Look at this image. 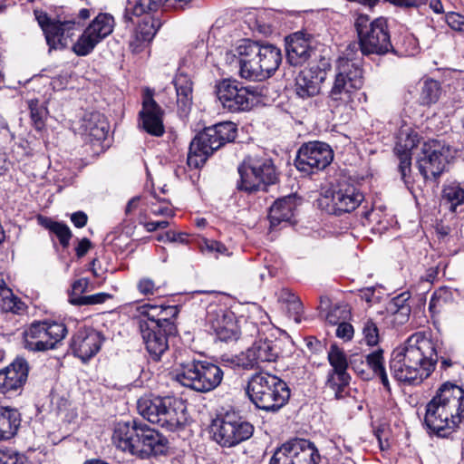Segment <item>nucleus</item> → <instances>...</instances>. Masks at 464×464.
Instances as JSON below:
<instances>
[{
  "label": "nucleus",
  "mask_w": 464,
  "mask_h": 464,
  "mask_svg": "<svg viewBox=\"0 0 464 464\" xmlns=\"http://www.w3.org/2000/svg\"><path fill=\"white\" fill-rule=\"evenodd\" d=\"M438 360L437 343L430 331H420L393 350L390 368L398 381L420 383L434 370Z\"/></svg>",
  "instance_id": "nucleus-1"
},
{
  "label": "nucleus",
  "mask_w": 464,
  "mask_h": 464,
  "mask_svg": "<svg viewBox=\"0 0 464 464\" xmlns=\"http://www.w3.org/2000/svg\"><path fill=\"white\" fill-rule=\"evenodd\" d=\"M464 419V390L445 382L427 403L423 425L430 433L448 438Z\"/></svg>",
  "instance_id": "nucleus-2"
},
{
  "label": "nucleus",
  "mask_w": 464,
  "mask_h": 464,
  "mask_svg": "<svg viewBox=\"0 0 464 464\" xmlns=\"http://www.w3.org/2000/svg\"><path fill=\"white\" fill-rule=\"evenodd\" d=\"M112 441L121 450L140 459L163 454L168 444V440L159 431L136 420L118 422Z\"/></svg>",
  "instance_id": "nucleus-3"
},
{
  "label": "nucleus",
  "mask_w": 464,
  "mask_h": 464,
  "mask_svg": "<svg viewBox=\"0 0 464 464\" xmlns=\"http://www.w3.org/2000/svg\"><path fill=\"white\" fill-rule=\"evenodd\" d=\"M246 394L257 409L274 413L287 403L291 392L281 378L266 372H258L248 379Z\"/></svg>",
  "instance_id": "nucleus-4"
},
{
  "label": "nucleus",
  "mask_w": 464,
  "mask_h": 464,
  "mask_svg": "<svg viewBox=\"0 0 464 464\" xmlns=\"http://www.w3.org/2000/svg\"><path fill=\"white\" fill-rule=\"evenodd\" d=\"M363 85L361 61L350 57L347 51L345 56L340 57L336 63V74L327 96V104L332 110H339L350 106Z\"/></svg>",
  "instance_id": "nucleus-5"
},
{
  "label": "nucleus",
  "mask_w": 464,
  "mask_h": 464,
  "mask_svg": "<svg viewBox=\"0 0 464 464\" xmlns=\"http://www.w3.org/2000/svg\"><path fill=\"white\" fill-rule=\"evenodd\" d=\"M139 413L148 421L169 431L184 428L188 421L187 406L176 397H141L137 402Z\"/></svg>",
  "instance_id": "nucleus-6"
},
{
  "label": "nucleus",
  "mask_w": 464,
  "mask_h": 464,
  "mask_svg": "<svg viewBox=\"0 0 464 464\" xmlns=\"http://www.w3.org/2000/svg\"><path fill=\"white\" fill-rule=\"evenodd\" d=\"M237 125L232 121H222L205 128L191 140L187 163L190 168H201L216 150L237 137Z\"/></svg>",
  "instance_id": "nucleus-7"
},
{
  "label": "nucleus",
  "mask_w": 464,
  "mask_h": 464,
  "mask_svg": "<svg viewBox=\"0 0 464 464\" xmlns=\"http://www.w3.org/2000/svg\"><path fill=\"white\" fill-rule=\"evenodd\" d=\"M175 364V380L184 387L198 392H211L219 386L223 380L222 369L208 361L183 360L179 357L176 359Z\"/></svg>",
  "instance_id": "nucleus-8"
},
{
  "label": "nucleus",
  "mask_w": 464,
  "mask_h": 464,
  "mask_svg": "<svg viewBox=\"0 0 464 464\" xmlns=\"http://www.w3.org/2000/svg\"><path fill=\"white\" fill-rule=\"evenodd\" d=\"M240 179L237 188L247 193L266 190L276 183L278 174L271 158L266 155L248 156L238 167Z\"/></svg>",
  "instance_id": "nucleus-9"
},
{
  "label": "nucleus",
  "mask_w": 464,
  "mask_h": 464,
  "mask_svg": "<svg viewBox=\"0 0 464 464\" xmlns=\"http://www.w3.org/2000/svg\"><path fill=\"white\" fill-rule=\"evenodd\" d=\"M362 55H383L393 51L387 19L378 17L371 21L366 14H360L354 23Z\"/></svg>",
  "instance_id": "nucleus-10"
},
{
  "label": "nucleus",
  "mask_w": 464,
  "mask_h": 464,
  "mask_svg": "<svg viewBox=\"0 0 464 464\" xmlns=\"http://www.w3.org/2000/svg\"><path fill=\"white\" fill-rule=\"evenodd\" d=\"M212 440L222 448H233L250 439L254 426L235 411L218 414L209 426Z\"/></svg>",
  "instance_id": "nucleus-11"
},
{
  "label": "nucleus",
  "mask_w": 464,
  "mask_h": 464,
  "mask_svg": "<svg viewBox=\"0 0 464 464\" xmlns=\"http://www.w3.org/2000/svg\"><path fill=\"white\" fill-rule=\"evenodd\" d=\"M216 94L222 106L230 112L246 111L264 95V87L244 86L237 80L223 79L216 85Z\"/></svg>",
  "instance_id": "nucleus-12"
},
{
  "label": "nucleus",
  "mask_w": 464,
  "mask_h": 464,
  "mask_svg": "<svg viewBox=\"0 0 464 464\" xmlns=\"http://www.w3.org/2000/svg\"><path fill=\"white\" fill-rule=\"evenodd\" d=\"M363 199V194L355 185L343 179L327 190L318 204L328 214L341 216L355 210Z\"/></svg>",
  "instance_id": "nucleus-13"
},
{
  "label": "nucleus",
  "mask_w": 464,
  "mask_h": 464,
  "mask_svg": "<svg viewBox=\"0 0 464 464\" xmlns=\"http://www.w3.org/2000/svg\"><path fill=\"white\" fill-rule=\"evenodd\" d=\"M34 14L50 50L66 48L75 33L82 27L80 21H76L73 16L52 19L42 10H34Z\"/></svg>",
  "instance_id": "nucleus-14"
},
{
  "label": "nucleus",
  "mask_w": 464,
  "mask_h": 464,
  "mask_svg": "<svg viewBox=\"0 0 464 464\" xmlns=\"http://www.w3.org/2000/svg\"><path fill=\"white\" fill-rule=\"evenodd\" d=\"M67 334L62 323L35 321L24 332V348L31 352H45L55 348Z\"/></svg>",
  "instance_id": "nucleus-15"
},
{
  "label": "nucleus",
  "mask_w": 464,
  "mask_h": 464,
  "mask_svg": "<svg viewBox=\"0 0 464 464\" xmlns=\"http://www.w3.org/2000/svg\"><path fill=\"white\" fill-rule=\"evenodd\" d=\"M320 455L315 445L304 439H293L274 453L270 464H318Z\"/></svg>",
  "instance_id": "nucleus-16"
},
{
  "label": "nucleus",
  "mask_w": 464,
  "mask_h": 464,
  "mask_svg": "<svg viewBox=\"0 0 464 464\" xmlns=\"http://www.w3.org/2000/svg\"><path fill=\"white\" fill-rule=\"evenodd\" d=\"M333 160L334 152L328 144L321 141H310L299 148L295 166L301 172L312 174L324 169Z\"/></svg>",
  "instance_id": "nucleus-17"
},
{
  "label": "nucleus",
  "mask_w": 464,
  "mask_h": 464,
  "mask_svg": "<svg viewBox=\"0 0 464 464\" xmlns=\"http://www.w3.org/2000/svg\"><path fill=\"white\" fill-rule=\"evenodd\" d=\"M115 22L112 15L100 13L82 32L72 46V51L78 56H86L95 46L109 36L114 28Z\"/></svg>",
  "instance_id": "nucleus-18"
},
{
  "label": "nucleus",
  "mask_w": 464,
  "mask_h": 464,
  "mask_svg": "<svg viewBox=\"0 0 464 464\" xmlns=\"http://www.w3.org/2000/svg\"><path fill=\"white\" fill-rule=\"evenodd\" d=\"M448 152L449 150L438 140H432L423 144L417 165L425 180H436L443 173L448 162Z\"/></svg>",
  "instance_id": "nucleus-19"
},
{
  "label": "nucleus",
  "mask_w": 464,
  "mask_h": 464,
  "mask_svg": "<svg viewBox=\"0 0 464 464\" xmlns=\"http://www.w3.org/2000/svg\"><path fill=\"white\" fill-rule=\"evenodd\" d=\"M330 63L326 59H322L320 64H314L302 70L295 78V93L302 99H307L317 95L321 90V84L324 82Z\"/></svg>",
  "instance_id": "nucleus-20"
},
{
  "label": "nucleus",
  "mask_w": 464,
  "mask_h": 464,
  "mask_svg": "<svg viewBox=\"0 0 464 464\" xmlns=\"http://www.w3.org/2000/svg\"><path fill=\"white\" fill-rule=\"evenodd\" d=\"M206 320L210 330L220 341L227 342L238 338V327L232 312L210 305L207 311Z\"/></svg>",
  "instance_id": "nucleus-21"
},
{
  "label": "nucleus",
  "mask_w": 464,
  "mask_h": 464,
  "mask_svg": "<svg viewBox=\"0 0 464 464\" xmlns=\"http://www.w3.org/2000/svg\"><path fill=\"white\" fill-rule=\"evenodd\" d=\"M29 365L25 359L17 357L5 368L0 370V392L8 396L19 394L25 385Z\"/></svg>",
  "instance_id": "nucleus-22"
},
{
  "label": "nucleus",
  "mask_w": 464,
  "mask_h": 464,
  "mask_svg": "<svg viewBox=\"0 0 464 464\" xmlns=\"http://www.w3.org/2000/svg\"><path fill=\"white\" fill-rule=\"evenodd\" d=\"M239 75L241 78L262 81L265 78L261 59L257 54V42L245 40L238 47Z\"/></svg>",
  "instance_id": "nucleus-23"
},
{
  "label": "nucleus",
  "mask_w": 464,
  "mask_h": 464,
  "mask_svg": "<svg viewBox=\"0 0 464 464\" xmlns=\"http://www.w3.org/2000/svg\"><path fill=\"white\" fill-rule=\"evenodd\" d=\"M419 143L418 133L411 128L401 129L397 136L394 152L399 159L398 169L405 184L410 183L411 171V150Z\"/></svg>",
  "instance_id": "nucleus-24"
},
{
  "label": "nucleus",
  "mask_w": 464,
  "mask_h": 464,
  "mask_svg": "<svg viewBox=\"0 0 464 464\" xmlns=\"http://www.w3.org/2000/svg\"><path fill=\"white\" fill-rule=\"evenodd\" d=\"M139 115L141 127L147 133L155 137H161L164 134V111L153 99L152 92L150 90L143 95L142 109Z\"/></svg>",
  "instance_id": "nucleus-25"
},
{
  "label": "nucleus",
  "mask_w": 464,
  "mask_h": 464,
  "mask_svg": "<svg viewBox=\"0 0 464 464\" xmlns=\"http://www.w3.org/2000/svg\"><path fill=\"white\" fill-rule=\"evenodd\" d=\"M140 334L151 359L160 361L161 356L169 350V336H174L176 334L166 333L163 326L159 325L157 323H140Z\"/></svg>",
  "instance_id": "nucleus-26"
},
{
  "label": "nucleus",
  "mask_w": 464,
  "mask_h": 464,
  "mask_svg": "<svg viewBox=\"0 0 464 464\" xmlns=\"http://www.w3.org/2000/svg\"><path fill=\"white\" fill-rule=\"evenodd\" d=\"M102 341L100 332L93 329H80L72 336L71 348L77 357L86 362L100 351Z\"/></svg>",
  "instance_id": "nucleus-27"
},
{
  "label": "nucleus",
  "mask_w": 464,
  "mask_h": 464,
  "mask_svg": "<svg viewBox=\"0 0 464 464\" xmlns=\"http://www.w3.org/2000/svg\"><path fill=\"white\" fill-rule=\"evenodd\" d=\"M172 83L176 90V101L170 100L166 106L169 108L177 106L179 115L187 116L193 103V82L188 73L179 70Z\"/></svg>",
  "instance_id": "nucleus-28"
},
{
  "label": "nucleus",
  "mask_w": 464,
  "mask_h": 464,
  "mask_svg": "<svg viewBox=\"0 0 464 464\" xmlns=\"http://www.w3.org/2000/svg\"><path fill=\"white\" fill-rule=\"evenodd\" d=\"M287 62L293 66L304 64L313 52L309 39L303 32H296L285 38Z\"/></svg>",
  "instance_id": "nucleus-29"
},
{
  "label": "nucleus",
  "mask_w": 464,
  "mask_h": 464,
  "mask_svg": "<svg viewBox=\"0 0 464 464\" xmlns=\"http://www.w3.org/2000/svg\"><path fill=\"white\" fill-rule=\"evenodd\" d=\"M21 413L16 408L0 405V440L13 439L21 426Z\"/></svg>",
  "instance_id": "nucleus-30"
},
{
  "label": "nucleus",
  "mask_w": 464,
  "mask_h": 464,
  "mask_svg": "<svg viewBox=\"0 0 464 464\" xmlns=\"http://www.w3.org/2000/svg\"><path fill=\"white\" fill-rule=\"evenodd\" d=\"M160 27V20L152 16H145L136 28L130 41V44L133 51L139 52L144 44L150 43Z\"/></svg>",
  "instance_id": "nucleus-31"
},
{
  "label": "nucleus",
  "mask_w": 464,
  "mask_h": 464,
  "mask_svg": "<svg viewBox=\"0 0 464 464\" xmlns=\"http://www.w3.org/2000/svg\"><path fill=\"white\" fill-rule=\"evenodd\" d=\"M296 208V201L293 196L279 198L270 207L268 218L271 227L282 222H290Z\"/></svg>",
  "instance_id": "nucleus-32"
},
{
  "label": "nucleus",
  "mask_w": 464,
  "mask_h": 464,
  "mask_svg": "<svg viewBox=\"0 0 464 464\" xmlns=\"http://www.w3.org/2000/svg\"><path fill=\"white\" fill-rule=\"evenodd\" d=\"M82 129L92 140L101 141L106 139L109 124L102 114L93 111L84 115Z\"/></svg>",
  "instance_id": "nucleus-33"
},
{
  "label": "nucleus",
  "mask_w": 464,
  "mask_h": 464,
  "mask_svg": "<svg viewBox=\"0 0 464 464\" xmlns=\"http://www.w3.org/2000/svg\"><path fill=\"white\" fill-rule=\"evenodd\" d=\"M257 54L261 59L265 78L270 77L279 67L282 62L281 50L276 46L257 43Z\"/></svg>",
  "instance_id": "nucleus-34"
},
{
  "label": "nucleus",
  "mask_w": 464,
  "mask_h": 464,
  "mask_svg": "<svg viewBox=\"0 0 464 464\" xmlns=\"http://www.w3.org/2000/svg\"><path fill=\"white\" fill-rule=\"evenodd\" d=\"M366 366L372 372L373 376L380 378L382 384L388 391L390 382L385 369L383 350L377 348L364 355Z\"/></svg>",
  "instance_id": "nucleus-35"
},
{
  "label": "nucleus",
  "mask_w": 464,
  "mask_h": 464,
  "mask_svg": "<svg viewBox=\"0 0 464 464\" xmlns=\"http://www.w3.org/2000/svg\"><path fill=\"white\" fill-rule=\"evenodd\" d=\"M161 309V304H145L140 307V314L144 317H147L146 320H140V323H157L159 325L163 326V329L166 333L169 334H177V327L174 324V321H171L169 318L165 316H161L159 318L160 313Z\"/></svg>",
  "instance_id": "nucleus-36"
},
{
  "label": "nucleus",
  "mask_w": 464,
  "mask_h": 464,
  "mask_svg": "<svg viewBox=\"0 0 464 464\" xmlns=\"http://www.w3.org/2000/svg\"><path fill=\"white\" fill-rule=\"evenodd\" d=\"M250 348L255 353L256 362L259 367L264 362H276L278 358V350L273 341L267 339L259 340L255 342Z\"/></svg>",
  "instance_id": "nucleus-37"
},
{
  "label": "nucleus",
  "mask_w": 464,
  "mask_h": 464,
  "mask_svg": "<svg viewBox=\"0 0 464 464\" xmlns=\"http://www.w3.org/2000/svg\"><path fill=\"white\" fill-rule=\"evenodd\" d=\"M38 222L42 227H44L45 229H48L51 233L57 237L60 244L63 248H67L69 246L72 234L66 224L54 221L50 218L43 216L38 217Z\"/></svg>",
  "instance_id": "nucleus-38"
},
{
  "label": "nucleus",
  "mask_w": 464,
  "mask_h": 464,
  "mask_svg": "<svg viewBox=\"0 0 464 464\" xmlns=\"http://www.w3.org/2000/svg\"><path fill=\"white\" fill-rule=\"evenodd\" d=\"M441 198L450 205V210L455 212L457 207L464 203V188L458 182H450L443 186Z\"/></svg>",
  "instance_id": "nucleus-39"
},
{
  "label": "nucleus",
  "mask_w": 464,
  "mask_h": 464,
  "mask_svg": "<svg viewBox=\"0 0 464 464\" xmlns=\"http://www.w3.org/2000/svg\"><path fill=\"white\" fill-rule=\"evenodd\" d=\"M351 377L348 372H328L326 386L334 392L337 400L343 399L347 395V387Z\"/></svg>",
  "instance_id": "nucleus-40"
},
{
  "label": "nucleus",
  "mask_w": 464,
  "mask_h": 464,
  "mask_svg": "<svg viewBox=\"0 0 464 464\" xmlns=\"http://www.w3.org/2000/svg\"><path fill=\"white\" fill-rule=\"evenodd\" d=\"M200 252L210 257L218 259L220 256H230L232 253L221 242L213 239H204L199 243Z\"/></svg>",
  "instance_id": "nucleus-41"
},
{
  "label": "nucleus",
  "mask_w": 464,
  "mask_h": 464,
  "mask_svg": "<svg viewBox=\"0 0 464 464\" xmlns=\"http://www.w3.org/2000/svg\"><path fill=\"white\" fill-rule=\"evenodd\" d=\"M281 298L287 304V311L296 324L302 321L304 305L298 296L288 289H284Z\"/></svg>",
  "instance_id": "nucleus-42"
},
{
  "label": "nucleus",
  "mask_w": 464,
  "mask_h": 464,
  "mask_svg": "<svg viewBox=\"0 0 464 464\" xmlns=\"http://www.w3.org/2000/svg\"><path fill=\"white\" fill-rule=\"evenodd\" d=\"M328 361L332 369L329 372H347L349 362L346 355L336 344H332L328 352Z\"/></svg>",
  "instance_id": "nucleus-43"
},
{
  "label": "nucleus",
  "mask_w": 464,
  "mask_h": 464,
  "mask_svg": "<svg viewBox=\"0 0 464 464\" xmlns=\"http://www.w3.org/2000/svg\"><path fill=\"white\" fill-rule=\"evenodd\" d=\"M256 359L254 352L249 347L246 351L232 356L228 362L235 369L250 371L259 368Z\"/></svg>",
  "instance_id": "nucleus-44"
},
{
  "label": "nucleus",
  "mask_w": 464,
  "mask_h": 464,
  "mask_svg": "<svg viewBox=\"0 0 464 464\" xmlns=\"http://www.w3.org/2000/svg\"><path fill=\"white\" fill-rule=\"evenodd\" d=\"M440 87L439 82L435 80H427L424 82L420 92V102L423 105L435 103L440 97Z\"/></svg>",
  "instance_id": "nucleus-45"
},
{
  "label": "nucleus",
  "mask_w": 464,
  "mask_h": 464,
  "mask_svg": "<svg viewBox=\"0 0 464 464\" xmlns=\"http://www.w3.org/2000/svg\"><path fill=\"white\" fill-rule=\"evenodd\" d=\"M1 309L5 313L22 314L25 311V304L13 292L10 295H4L1 296Z\"/></svg>",
  "instance_id": "nucleus-46"
},
{
  "label": "nucleus",
  "mask_w": 464,
  "mask_h": 464,
  "mask_svg": "<svg viewBox=\"0 0 464 464\" xmlns=\"http://www.w3.org/2000/svg\"><path fill=\"white\" fill-rule=\"evenodd\" d=\"M405 294H401L392 299V305L396 309L393 310L394 319L398 320L400 324H403L409 318L411 313V307L409 304H405L408 300V297H404Z\"/></svg>",
  "instance_id": "nucleus-47"
},
{
  "label": "nucleus",
  "mask_w": 464,
  "mask_h": 464,
  "mask_svg": "<svg viewBox=\"0 0 464 464\" xmlns=\"http://www.w3.org/2000/svg\"><path fill=\"white\" fill-rule=\"evenodd\" d=\"M111 298V295L107 293H98L91 295L84 296H72L71 304L73 305H92L98 304H103L108 299Z\"/></svg>",
  "instance_id": "nucleus-48"
},
{
  "label": "nucleus",
  "mask_w": 464,
  "mask_h": 464,
  "mask_svg": "<svg viewBox=\"0 0 464 464\" xmlns=\"http://www.w3.org/2000/svg\"><path fill=\"white\" fill-rule=\"evenodd\" d=\"M362 331L363 339L368 345L378 344L380 341L379 328L372 319L368 318L363 322Z\"/></svg>",
  "instance_id": "nucleus-49"
},
{
  "label": "nucleus",
  "mask_w": 464,
  "mask_h": 464,
  "mask_svg": "<svg viewBox=\"0 0 464 464\" xmlns=\"http://www.w3.org/2000/svg\"><path fill=\"white\" fill-rule=\"evenodd\" d=\"M30 108V117L33 122V125L37 130H41L44 127V115L45 111L43 108H40L37 104V102L32 101L29 103Z\"/></svg>",
  "instance_id": "nucleus-50"
},
{
  "label": "nucleus",
  "mask_w": 464,
  "mask_h": 464,
  "mask_svg": "<svg viewBox=\"0 0 464 464\" xmlns=\"http://www.w3.org/2000/svg\"><path fill=\"white\" fill-rule=\"evenodd\" d=\"M162 0H138L133 5L132 13L141 15L150 11H156L161 5Z\"/></svg>",
  "instance_id": "nucleus-51"
},
{
  "label": "nucleus",
  "mask_w": 464,
  "mask_h": 464,
  "mask_svg": "<svg viewBox=\"0 0 464 464\" xmlns=\"http://www.w3.org/2000/svg\"><path fill=\"white\" fill-rule=\"evenodd\" d=\"M347 316L348 311L346 310L345 307L334 306L328 312L326 315V321L328 324L332 325H337L342 322H345Z\"/></svg>",
  "instance_id": "nucleus-52"
},
{
  "label": "nucleus",
  "mask_w": 464,
  "mask_h": 464,
  "mask_svg": "<svg viewBox=\"0 0 464 464\" xmlns=\"http://www.w3.org/2000/svg\"><path fill=\"white\" fill-rule=\"evenodd\" d=\"M161 203L157 205L152 203L150 206V212L155 216H163L172 218L175 215L174 210L169 207V202L164 198H156Z\"/></svg>",
  "instance_id": "nucleus-53"
},
{
  "label": "nucleus",
  "mask_w": 464,
  "mask_h": 464,
  "mask_svg": "<svg viewBox=\"0 0 464 464\" xmlns=\"http://www.w3.org/2000/svg\"><path fill=\"white\" fill-rule=\"evenodd\" d=\"M448 25L454 31L464 33V15L459 13H450L446 15Z\"/></svg>",
  "instance_id": "nucleus-54"
},
{
  "label": "nucleus",
  "mask_w": 464,
  "mask_h": 464,
  "mask_svg": "<svg viewBox=\"0 0 464 464\" xmlns=\"http://www.w3.org/2000/svg\"><path fill=\"white\" fill-rule=\"evenodd\" d=\"M139 292L144 295H154L159 287L156 286L154 281L149 277L140 279L137 284Z\"/></svg>",
  "instance_id": "nucleus-55"
},
{
  "label": "nucleus",
  "mask_w": 464,
  "mask_h": 464,
  "mask_svg": "<svg viewBox=\"0 0 464 464\" xmlns=\"http://www.w3.org/2000/svg\"><path fill=\"white\" fill-rule=\"evenodd\" d=\"M349 364L351 367L362 375V378H368V374L364 370V366H366L364 355L354 354L350 358Z\"/></svg>",
  "instance_id": "nucleus-56"
},
{
  "label": "nucleus",
  "mask_w": 464,
  "mask_h": 464,
  "mask_svg": "<svg viewBox=\"0 0 464 464\" xmlns=\"http://www.w3.org/2000/svg\"><path fill=\"white\" fill-rule=\"evenodd\" d=\"M89 281L87 278H80L74 281L72 285V289L69 291V303L72 296H82L81 295L87 291Z\"/></svg>",
  "instance_id": "nucleus-57"
},
{
  "label": "nucleus",
  "mask_w": 464,
  "mask_h": 464,
  "mask_svg": "<svg viewBox=\"0 0 464 464\" xmlns=\"http://www.w3.org/2000/svg\"><path fill=\"white\" fill-rule=\"evenodd\" d=\"M353 327L351 324L342 322L337 324L336 336L345 341L351 340L353 336Z\"/></svg>",
  "instance_id": "nucleus-58"
},
{
  "label": "nucleus",
  "mask_w": 464,
  "mask_h": 464,
  "mask_svg": "<svg viewBox=\"0 0 464 464\" xmlns=\"http://www.w3.org/2000/svg\"><path fill=\"white\" fill-rule=\"evenodd\" d=\"M71 220L76 227H83L87 224L88 217L82 211H77L72 214Z\"/></svg>",
  "instance_id": "nucleus-59"
},
{
  "label": "nucleus",
  "mask_w": 464,
  "mask_h": 464,
  "mask_svg": "<svg viewBox=\"0 0 464 464\" xmlns=\"http://www.w3.org/2000/svg\"><path fill=\"white\" fill-rule=\"evenodd\" d=\"M183 233H176L173 231H168L164 236H160L158 237L159 241H169V242H183L184 241Z\"/></svg>",
  "instance_id": "nucleus-60"
},
{
  "label": "nucleus",
  "mask_w": 464,
  "mask_h": 464,
  "mask_svg": "<svg viewBox=\"0 0 464 464\" xmlns=\"http://www.w3.org/2000/svg\"><path fill=\"white\" fill-rule=\"evenodd\" d=\"M144 227L148 232H153L158 229H163L169 226V222L167 220L160 221H150L143 223Z\"/></svg>",
  "instance_id": "nucleus-61"
},
{
  "label": "nucleus",
  "mask_w": 464,
  "mask_h": 464,
  "mask_svg": "<svg viewBox=\"0 0 464 464\" xmlns=\"http://www.w3.org/2000/svg\"><path fill=\"white\" fill-rule=\"evenodd\" d=\"M91 246L92 243L88 238H82L80 240L77 246L75 247L76 256L78 257L84 256L91 248Z\"/></svg>",
  "instance_id": "nucleus-62"
},
{
  "label": "nucleus",
  "mask_w": 464,
  "mask_h": 464,
  "mask_svg": "<svg viewBox=\"0 0 464 464\" xmlns=\"http://www.w3.org/2000/svg\"><path fill=\"white\" fill-rule=\"evenodd\" d=\"M178 313H179V310H178L177 306H175V305L164 306L163 304H161V309H160L159 318H160L161 316H165L167 318H169L171 321H173L171 318L176 317Z\"/></svg>",
  "instance_id": "nucleus-63"
},
{
  "label": "nucleus",
  "mask_w": 464,
  "mask_h": 464,
  "mask_svg": "<svg viewBox=\"0 0 464 464\" xmlns=\"http://www.w3.org/2000/svg\"><path fill=\"white\" fill-rule=\"evenodd\" d=\"M140 198L136 196L131 198L125 208V215L130 216L138 208L140 204Z\"/></svg>",
  "instance_id": "nucleus-64"
}]
</instances>
